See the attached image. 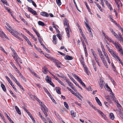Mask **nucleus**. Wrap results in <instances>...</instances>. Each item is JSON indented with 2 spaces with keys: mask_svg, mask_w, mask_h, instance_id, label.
<instances>
[{
  "mask_svg": "<svg viewBox=\"0 0 123 123\" xmlns=\"http://www.w3.org/2000/svg\"><path fill=\"white\" fill-rule=\"evenodd\" d=\"M68 76L70 79L75 84H76L77 83V82L74 80V79L70 76L69 74H68Z\"/></svg>",
  "mask_w": 123,
  "mask_h": 123,
  "instance_id": "25",
  "label": "nucleus"
},
{
  "mask_svg": "<svg viewBox=\"0 0 123 123\" xmlns=\"http://www.w3.org/2000/svg\"><path fill=\"white\" fill-rule=\"evenodd\" d=\"M98 50L99 54V55L103 54L102 51L99 49H98Z\"/></svg>",
  "mask_w": 123,
  "mask_h": 123,
  "instance_id": "52",
  "label": "nucleus"
},
{
  "mask_svg": "<svg viewBox=\"0 0 123 123\" xmlns=\"http://www.w3.org/2000/svg\"><path fill=\"white\" fill-rule=\"evenodd\" d=\"M38 23L39 25L42 26H44L45 25L44 23L43 22L41 21H38Z\"/></svg>",
  "mask_w": 123,
  "mask_h": 123,
  "instance_id": "23",
  "label": "nucleus"
},
{
  "mask_svg": "<svg viewBox=\"0 0 123 123\" xmlns=\"http://www.w3.org/2000/svg\"><path fill=\"white\" fill-rule=\"evenodd\" d=\"M72 75H73V76L78 81L79 80V79H80L79 78V77H78L75 74H72Z\"/></svg>",
  "mask_w": 123,
  "mask_h": 123,
  "instance_id": "29",
  "label": "nucleus"
},
{
  "mask_svg": "<svg viewBox=\"0 0 123 123\" xmlns=\"http://www.w3.org/2000/svg\"><path fill=\"white\" fill-rule=\"evenodd\" d=\"M64 25L65 28L69 26L68 21L67 20L66 18L64 20Z\"/></svg>",
  "mask_w": 123,
  "mask_h": 123,
  "instance_id": "8",
  "label": "nucleus"
},
{
  "mask_svg": "<svg viewBox=\"0 0 123 123\" xmlns=\"http://www.w3.org/2000/svg\"><path fill=\"white\" fill-rule=\"evenodd\" d=\"M104 55L106 58L107 59L109 57L107 53H105L104 54Z\"/></svg>",
  "mask_w": 123,
  "mask_h": 123,
  "instance_id": "53",
  "label": "nucleus"
},
{
  "mask_svg": "<svg viewBox=\"0 0 123 123\" xmlns=\"http://www.w3.org/2000/svg\"><path fill=\"white\" fill-rule=\"evenodd\" d=\"M43 70H44V71L46 72H47L48 71L47 68H46L45 67H44L43 68Z\"/></svg>",
  "mask_w": 123,
  "mask_h": 123,
  "instance_id": "63",
  "label": "nucleus"
},
{
  "mask_svg": "<svg viewBox=\"0 0 123 123\" xmlns=\"http://www.w3.org/2000/svg\"><path fill=\"white\" fill-rule=\"evenodd\" d=\"M31 13L34 16L37 15L36 12L34 10H33L32 11Z\"/></svg>",
  "mask_w": 123,
  "mask_h": 123,
  "instance_id": "38",
  "label": "nucleus"
},
{
  "mask_svg": "<svg viewBox=\"0 0 123 123\" xmlns=\"http://www.w3.org/2000/svg\"><path fill=\"white\" fill-rule=\"evenodd\" d=\"M20 78L22 79V80L25 81H26V80L25 78L23 76V75H20Z\"/></svg>",
  "mask_w": 123,
  "mask_h": 123,
  "instance_id": "45",
  "label": "nucleus"
},
{
  "mask_svg": "<svg viewBox=\"0 0 123 123\" xmlns=\"http://www.w3.org/2000/svg\"><path fill=\"white\" fill-rule=\"evenodd\" d=\"M27 7L28 11L30 12H31L33 10V9L28 7V6H27Z\"/></svg>",
  "mask_w": 123,
  "mask_h": 123,
  "instance_id": "42",
  "label": "nucleus"
},
{
  "mask_svg": "<svg viewBox=\"0 0 123 123\" xmlns=\"http://www.w3.org/2000/svg\"><path fill=\"white\" fill-rule=\"evenodd\" d=\"M55 89L56 92L59 94H61V92L60 91L61 88L59 87H55Z\"/></svg>",
  "mask_w": 123,
  "mask_h": 123,
  "instance_id": "13",
  "label": "nucleus"
},
{
  "mask_svg": "<svg viewBox=\"0 0 123 123\" xmlns=\"http://www.w3.org/2000/svg\"><path fill=\"white\" fill-rule=\"evenodd\" d=\"M52 61L53 62L57 68H61V66L62 65V64L59 61L55 58H52Z\"/></svg>",
  "mask_w": 123,
  "mask_h": 123,
  "instance_id": "2",
  "label": "nucleus"
},
{
  "mask_svg": "<svg viewBox=\"0 0 123 123\" xmlns=\"http://www.w3.org/2000/svg\"><path fill=\"white\" fill-rule=\"evenodd\" d=\"M91 50H92V49H91ZM92 52L95 60H96L97 59H98L97 58V55L96 54L95 52L94 51H92Z\"/></svg>",
  "mask_w": 123,
  "mask_h": 123,
  "instance_id": "17",
  "label": "nucleus"
},
{
  "mask_svg": "<svg viewBox=\"0 0 123 123\" xmlns=\"http://www.w3.org/2000/svg\"><path fill=\"white\" fill-rule=\"evenodd\" d=\"M53 43L55 44H56L57 43V41L56 39V36L55 35H53Z\"/></svg>",
  "mask_w": 123,
  "mask_h": 123,
  "instance_id": "12",
  "label": "nucleus"
},
{
  "mask_svg": "<svg viewBox=\"0 0 123 123\" xmlns=\"http://www.w3.org/2000/svg\"><path fill=\"white\" fill-rule=\"evenodd\" d=\"M45 80L47 82L49 83L51 81L50 78L49 77H46L45 78Z\"/></svg>",
  "mask_w": 123,
  "mask_h": 123,
  "instance_id": "22",
  "label": "nucleus"
},
{
  "mask_svg": "<svg viewBox=\"0 0 123 123\" xmlns=\"http://www.w3.org/2000/svg\"><path fill=\"white\" fill-rule=\"evenodd\" d=\"M38 40L40 43L41 44V45L42 46H44V45L43 44V43L42 41V39L40 38H38Z\"/></svg>",
  "mask_w": 123,
  "mask_h": 123,
  "instance_id": "50",
  "label": "nucleus"
},
{
  "mask_svg": "<svg viewBox=\"0 0 123 123\" xmlns=\"http://www.w3.org/2000/svg\"><path fill=\"white\" fill-rule=\"evenodd\" d=\"M97 111L102 116H103L104 114L100 110H99L98 109H97Z\"/></svg>",
  "mask_w": 123,
  "mask_h": 123,
  "instance_id": "47",
  "label": "nucleus"
},
{
  "mask_svg": "<svg viewBox=\"0 0 123 123\" xmlns=\"http://www.w3.org/2000/svg\"><path fill=\"white\" fill-rule=\"evenodd\" d=\"M85 19L86 22L85 21L84 22L85 24L86 25V26L87 28L88 31L89 32L90 36L91 37H92L93 36V34L92 33V31H91V28L88 25V22L87 21V19L85 18Z\"/></svg>",
  "mask_w": 123,
  "mask_h": 123,
  "instance_id": "4",
  "label": "nucleus"
},
{
  "mask_svg": "<svg viewBox=\"0 0 123 123\" xmlns=\"http://www.w3.org/2000/svg\"><path fill=\"white\" fill-rule=\"evenodd\" d=\"M31 2L32 3V4L35 7H37V6L36 4L34 1H33L32 0Z\"/></svg>",
  "mask_w": 123,
  "mask_h": 123,
  "instance_id": "56",
  "label": "nucleus"
},
{
  "mask_svg": "<svg viewBox=\"0 0 123 123\" xmlns=\"http://www.w3.org/2000/svg\"><path fill=\"white\" fill-rule=\"evenodd\" d=\"M84 50L85 51V54L86 55V56H87V51L86 49V47H85L84 48Z\"/></svg>",
  "mask_w": 123,
  "mask_h": 123,
  "instance_id": "48",
  "label": "nucleus"
},
{
  "mask_svg": "<svg viewBox=\"0 0 123 123\" xmlns=\"http://www.w3.org/2000/svg\"><path fill=\"white\" fill-rule=\"evenodd\" d=\"M103 35L105 37V39L106 42L107 40L109 41V42L113 44L115 46H120V44H119L117 42H115L111 40V39L108 37L107 35H106L104 33Z\"/></svg>",
  "mask_w": 123,
  "mask_h": 123,
  "instance_id": "1",
  "label": "nucleus"
},
{
  "mask_svg": "<svg viewBox=\"0 0 123 123\" xmlns=\"http://www.w3.org/2000/svg\"><path fill=\"white\" fill-rule=\"evenodd\" d=\"M11 33L12 35H13L17 38L18 39H19V37L14 32L12 31V32Z\"/></svg>",
  "mask_w": 123,
  "mask_h": 123,
  "instance_id": "26",
  "label": "nucleus"
},
{
  "mask_svg": "<svg viewBox=\"0 0 123 123\" xmlns=\"http://www.w3.org/2000/svg\"><path fill=\"white\" fill-rule=\"evenodd\" d=\"M109 117L112 120H113L115 117L113 113H111L110 114Z\"/></svg>",
  "mask_w": 123,
  "mask_h": 123,
  "instance_id": "21",
  "label": "nucleus"
},
{
  "mask_svg": "<svg viewBox=\"0 0 123 123\" xmlns=\"http://www.w3.org/2000/svg\"><path fill=\"white\" fill-rule=\"evenodd\" d=\"M100 56L102 62L104 61H105V60L103 54L100 55Z\"/></svg>",
  "mask_w": 123,
  "mask_h": 123,
  "instance_id": "32",
  "label": "nucleus"
},
{
  "mask_svg": "<svg viewBox=\"0 0 123 123\" xmlns=\"http://www.w3.org/2000/svg\"><path fill=\"white\" fill-rule=\"evenodd\" d=\"M116 48L118 50V51L119 52L121 53L123 55V51L122 50V47H116Z\"/></svg>",
  "mask_w": 123,
  "mask_h": 123,
  "instance_id": "14",
  "label": "nucleus"
},
{
  "mask_svg": "<svg viewBox=\"0 0 123 123\" xmlns=\"http://www.w3.org/2000/svg\"><path fill=\"white\" fill-rule=\"evenodd\" d=\"M119 3H116V5L117 7V9L119 11L120 10V8H119Z\"/></svg>",
  "mask_w": 123,
  "mask_h": 123,
  "instance_id": "55",
  "label": "nucleus"
},
{
  "mask_svg": "<svg viewBox=\"0 0 123 123\" xmlns=\"http://www.w3.org/2000/svg\"><path fill=\"white\" fill-rule=\"evenodd\" d=\"M75 96L77 97L80 100H82V99L81 98H80L79 96L78 95V94L76 93H74V94Z\"/></svg>",
  "mask_w": 123,
  "mask_h": 123,
  "instance_id": "49",
  "label": "nucleus"
},
{
  "mask_svg": "<svg viewBox=\"0 0 123 123\" xmlns=\"http://www.w3.org/2000/svg\"><path fill=\"white\" fill-rule=\"evenodd\" d=\"M111 54L114 57H116L117 56V55H116V53L114 51H113Z\"/></svg>",
  "mask_w": 123,
  "mask_h": 123,
  "instance_id": "34",
  "label": "nucleus"
},
{
  "mask_svg": "<svg viewBox=\"0 0 123 123\" xmlns=\"http://www.w3.org/2000/svg\"><path fill=\"white\" fill-rule=\"evenodd\" d=\"M64 105L65 107L67 109H69V106L67 103L66 102H64Z\"/></svg>",
  "mask_w": 123,
  "mask_h": 123,
  "instance_id": "31",
  "label": "nucleus"
},
{
  "mask_svg": "<svg viewBox=\"0 0 123 123\" xmlns=\"http://www.w3.org/2000/svg\"><path fill=\"white\" fill-rule=\"evenodd\" d=\"M5 77L7 80L9 82L11 81L10 79L7 76H6Z\"/></svg>",
  "mask_w": 123,
  "mask_h": 123,
  "instance_id": "60",
  "label": "nucleus"
},
{
  "mask_svg": "<svg viewBox=\"0 0 123 123\" xmlns=\"http://www.w3.org/2000/svg\"><path fill=\"white\" fill-rule=\"evenodd\" d=\"M96 100V101L97 102L98 104V105L100 106H102V105L99 99L97 97H96L95 98Z\"/></svg>",
  "mask_w": 123,
  "mask_h": 123,
  "instance_id": "18",
  "label": "nucleus"
},
{
  "mask_svg": "<svg viewBox=\"0 0 123 123\" xmlns=\"http://www.w3.org/2000/svg\"><path fill=\"white\" fill-rule=\"evenodd\" d=\"M65 28L68 37V38H69L70 37L69 32L71 31L69 26L68 27H66Z\"/></svg>",
  "mask_w": 123,
  "mask_h": 123,
  "instance_id": "9",
  "label": "nucleus"
},
{
  "mask_svg": "<svg viewBox=\"0 0 123 123\" xmlns=\"http://www.w3.org/2000/svg\"><path fill=\"white\" fill-rule=\"evenodd\" d=\"M85 5H86V6L87 8L88 9V11H89V10H90L89 8V7H88L87 5V3L86 2H85Z\"/></svg>",
  "mask_w": 123,
  "mask_h": 123,
  "instance_id": "59",
  "label": "nucleus"
},
{
  "mask_svg": "<svg viewBox=\"0 0 123 123\" xmlns=\"http://www.w3.org/2000/svg\"><path fill=\"white\" fill-rule=\"evenodd\" d=\"M78 81L81 84V85L83 86L85 88L86 87V86L84 83L80 79H79Z\"/></svg>",
  "mask_w": 123,
  "mask_h": 123,
  "instance_id": "19",
  "label": "nucleus"
},
{
  "mask_svg": "<svg viewBox=\"0 0 123 123\" xmlns=\"http://www.w3.org/2000/svg\"><path fill=\"white\" fill-rule=\"evenodd\" d=\"M71 114L73 117H75L76 116V114L75 113H74V111H71Z\"/></svg>",
  "mask_w": 123,
  "mask_h": 123,
  "instance_id": "27",
  "label": "nucleus"
},
{
  "mask_svg": "<svg viewBox=\"0 0 123 123\" xmlns=\"http://www.w3.org/2000/svg\"><path fill=\"white\" fill-rule=\"evenodd\" d=\"M49 73L54 77V78L56 80L62 85L64 86H65L63 83L60 80L58 79L55 76V75L51 73L50 72Z\"/></svg>",
  "mask_w": 123,
  "mask_h": 123,
  "instance_id": "5",
  "label": "nucleus"
},
{
  "mask_svg": "<svg viewBox=\"0 0 123 123\" xmlns=\"http://www.w3.org/2000/svg\"><path fill=\"white\" fill-rule=\"evenodd\" d=\"M58 52L63 56H65L66 55L65 54L62 53V52H61L60 51H58Z\"/></svg>",
  "mask_w": 123,
  "mask_h": 123,
  "instance_id": "61",
  "label": "nucleus"
},
{
  "mask_svg": "<svg viewBox=\"0 0 123 123\" xmlns=\"http://www.w3.org/2000/svg\"><path fill=\"white\" fill-rule=\"evenodd\" d=\"M60 77L62 78H65L66 79L65 76L62 73H60Z\"/></svg>",
  "mask_w": 123,
  "mask_h": 123,
  "instance_id": "46",
  "label": "nucleus"
},
{
  "mask_svg": "<svg viewBox=\"0 0 123 123\" xmlns=\"http://www.w3.org/2000/svg\"><path fill=\"white\" fill-rule=\"evenodd\" d=\"M103 62L104 65H105V66L106 68H108V65H107V63L106 62V61L105 60V61H104L103 62Z\"/></svg>",
  "mask_w": 123,
  "mask_h": 123,
  "instance_id": "39",
  "label": "nucleus"
},
{
  "mask_svg": "<svg viewBox=\"0 0 123 123\" xmlns=\"http://www.w3.org/2000/svg\"><path fill=\"white\" fill-rule=\"evenodd\" d=\"M64 58L66 60H71L73 58L72 57L69 55H67Z\"/></svg>",
  "mask_w": 123,
  "mask_h": 123,
  "instance_id": "15",
  "label": "nucleus"
},
{
  "mask_svg": "<svg viewBox=\"0 0 123 123\" xmlns=\"http://www.w3.org/2000/svg\"><path fill=\"white\" fill-rule=\"evenodd\" d=\"M111 93H110V95L111 98L115 102H116V98L114 96V94H113V92H111Z\"/></svg>",
  "mask_w": 123,
  "mask_h": 123,
  "instance_id": "6",
  "label": "nucleus"
},
{
  "mask_svg": "<svg viewBox=\"0 0 123 123\" xmlns=\"http://www.w3.org/2000/svg\"><path fill=\"white\" fill-rule=\"evenodd\" d=\"M116 103H117V107L119 109H121V107H122L121 105L118 102H116Z\"/></svg>",
  "mask_w": 123,
  "mask_h": 123,
  "instance_id": "36",
  "label": "nucleus"
},
{
  "mask_svg": "<svg viewBox=\"0 0 123 123\" xmlns=\"http://www.w3.org/2000/svg\"><path fill=\"white\" fill-rule=\"evenodd\" d=\"M5 34L3 31H0V36L2 38H3V36L5 35Z\"/></svg>",
  "mask_w": 123,
  "mask_h": 123,
  "instance_id": "40",
  "label": "nucleus"
},
{
  "mask_svg": "<svg viewBox=\"0 0 123 123\" xmlns=\"http://www.w3.org/2000/svg\"><path fill=\"white\" fill-rule=\"evenodd\" d=\"M12 56L13 57V58L16 61H17V60L18 58H19V57L17 53H15V54H14V55H12Z\"/></svg>",
  "mask_w": 123,
  "mask_h": 123,
  "instance_id": "16",
  "label": "nucleus"
},
{
  "mask_svg": "<svg viewBox=\"0 0 123 123\" xmlns=\"http://www.w3.org/2000/svg\"><path fill=\"white\" fill-rule=\"evenodd\" d=\"M103 81H104L103 80H100V82L99 83L100 87L101 89H102L103 88Z\"/></svg>",
  "mask_w": 123,
  "mask_h": 123,
  "instance_id": "24",
  "label": "nucleus"
},
{
  "mask_svg": "<svg viewBox=\"0 0 123 123\" xmlns=\"http://www.w3.org/2000/svg\"><path fill=\"white\" fill-rule=\"evenodd\" d=\"M35 49L38 51L39 52L42 53V51L40 49H39L37 47H35Z\"/></svg>",
  "mask_w": 123,
  "mask_h": 123,
  "instance_id": "51",
  "label": "nucleus"
},
{
  "mask_svg": "<svg viewBox=\"0 0 123 123\" xmlns=\"http://www.w3.org/2000/svg\"><path fill=\"white\" fill-rule=\"evenodd\" d=\"M110 53L111 54L113 51V50L112 49H110L109 47H106Z\"/></svg>",
  "mask_w": 123,
  "mask_h": 123,
  "instance_id": "30",
  "label": "nucleus"
},
{
  "mask_svg": "<svg viewBox=\"0 0 123 123\" xmlns=\"http://www.w3.org/2000/svg\"><path fill=\"white\" fill-rule=\"evenodd\" d=\"M41 109L42 110L44 114L47 117L48 116V114L47 112L48 111V110L45 106L43 104H41Z\"/></svg>",
  "mask_w": 123,
  "mask_h": 123,
  "instance_id": "3",
  "label": "nucleus"
},
{
  "mask_svg": "<svg viewBox=\"0 0 123 123\" xmlns=\"http://www.w3.org/2000/svg\"><path fill=\"white\" fill-rule=\"evenodd\" d=\"M40 14L42 16L44 17H48L49 16V14L45 12H41Z\"/></svg>",
  "mask_w": 123,
  "mask_h": 123,
  "instance_id": "10",
  "label": "nucleus"
},
{
  "mask_svg": "<svg viewBox=\"0 0 123 123\" xmlns=\"http://www.w3.org/2000/svg\"><path fill=\"white\" fill-rule=\"evenodd\" d=\"M45 91L48 94V95L49 96L50 95H51L50 93L48 91V90L46 89L45 90Z\"/></svg>",
  "mask_w": 123,
  "mask_h": 123,
  "instance_id": "64",
  "label": "nucleus"
},
{
  "mask_svg": "<svg viewBox=\"0 0 123 123\" xmlns=\"http://www.w3.org/2000/svg\"><path fill=\"white\" fill-rule=\"evenodd\" d=\"M1 0L4 4H6V5H8V3L6 1V0Z\"/></svg>",
  "mask_w": 123,
  "mask_h": 123,
  "instance_id": "43",
  "label": "nucleus"
},
{
  "mask_svg": "<svg viewBox=\"0 0 123 123\" xmlns=\"http://www.w3.org/2000/svg\"><path fill=\"white\" fill-rule=\"evenodd\" d=\"M0 50L4 52L6 54H7V53L5 51L4 49L2 47H0Z\"/></svg>",
  "mask_w": 123,
  "mask_h": 123,
  "instance_id": "41",
  "label": "nucleus"
},
{
  "mask_svg": "<svg viewBox=\"0 0 123 123\" xmlns=\"http://www.w3.org/2000/svg\"><path fill=\"white\" fill-rule=\"evenodd\" d=\"M66 81L69 85V86L72 89H73V84L70 82L67 79H66L65 80Z\"/></svg>",
  "mask_w": 123,
  "mask_h": 123,
  "instance_id": "11",
  "label": "nucleus"
},
{
  "mask_svg": "<svg viewBox=\"0 0 123 123\" xmlns=\"http://www.w3.org/2000/svg\"><path fill=\"white\" fill-rule=\"evenodd\" d=\"M73 2H74V4H75V5L76 7V8H77V10L79 11H80L78 9V7H77V5L75 2V0H74L73 1Z\"/></svg>",
  "mask_w": 123,
  "mask_h": 123,
  "instance_id": "57",
  "label": "nucleus"
},
{
  "mask_svg": "<svg viewBox=\"0 0 123 123\" xmlns=\"http://www.w3.org/2000/svg\"><path fill=\"white\" fill-rule=\"evenodd\" d=\"M112 34L114 35V36L116 37V38H117L118 37V36L117 35V34H116L115 32L114 31V32H113V33H112Z\"/></svg>",
  "mask_w": 123,
  "mask_h": 123,
  "instance_id": "58",
  "label": "nucleus"
},
{
  "mask_svg": "<svg viewBox=\"0 0 123 123\" xmlns=\"http://www.w3.org/2000/svg\"><path fill=\"white\" fill-rule=\"evenodd\" d=\"M96 62L98 64V65L99 66V67H100L101 66V63H100L99 61V60L98 59H97L96 60H95Z\"/></svg>",
  "mask_w": 123,
  "mask_h": 123,
  "instance_id": "33",
  "label": "nucleus"
},
{
  "mask_svg": "<svg viewBox=\"0 0 123 123\" xmlns=\"http://www.w3.org/2000/svg\"><path fill=\"white\" fill-rule=\"evenodd\" d=\"M108 8L110 9V10L111 11L113 10L112 8L111 5L109 4L107 6Z\"/></svg>",
  "mask_w": 123,
  "mask_h": 123,
  "instance_id": "54",
  "label": "nucleus"
},
{
  "mask_svg": "<svg viewBox=\"0 0 123 123\" xmlns=\"http://www.w3.org/2000/svg\"><path fill=\"white\" fill-rule=\"evenodd\" d=\"M5 114L6 116L7 117V119H8L9 121H10V122H12V121L11 118L9 117L8 116V115L6 113V112L5 113Z\"/></svg>",
  "mask_w": 123,
  "mask_h": 123,
  "instance_id": "28",
  "label": "nucleus"
},
{
  "mask_svg": "<svg viewBox=\"0 0 123 123\" xmlns=\"http://www.w3.org/2000/svg\"><path fill=\"white\" fill-rule=\"evenodd\" d=\"M15 108L16 110L17 111V112H18V113L19 115L21 114V112L20 111L19 108L17 106H15Z\"/></svg>",
  "mask_w": 123,
  "mask_h": 123,
  "instance_id": "20",
  "label": "nucleus"
},
{
  "mask_svg": "<svg viewBox=\"0 0 123 123\" xmlns=\"http://www.w3.org/2000/svg\"><path fill=\"white\" fill-rule=\"evenodd\" d=\"M56 1L57 4L59 6L61 5L62 3L60 0H56Z\"/></svg>",
  "mask_w": 123,
  "mask_h": 123,
  "instance_id": "37",
  "label": "nucleus"
},
{
  "mask_svg": "<svg viewBox=\"0 0 123 123\" xmlns=\"http://www.w3.org/2000/svg\"><path fill=\"white\" fill-rule=\"evenodd\" d=\"M33 74L35 77L37 78H39L38 76L35 73L33 72Z\"/></svg>",
  "mask_w": 123,
  "mask_h": 123,
  "instance_id": "62",
  "label": "nucleus"
},
{
  "mask_svg": "<svg viewBox=\"0 0 123 123\" xmlns=\"http://www.w3.org/2000/svg\"><path fill=\"white\" fill-rule=\"evenodd\" d=\"M58 37L59 39L60 40L62 39V35L60 34H58L56 35Z\"/></svg>",
  "mask_w": 123,
  "mask_h": 123,
  "instance_id": "44",
  "label": "nucleus"
},
{
  "mask_svg": "<svg viewBox=\"0 0 123 123\" xmlns=\"http://www.w3.org/2000/svg\"><path fill=\"white\" fill-rule=\"evenodd\" d=\"M119 112L118 113V116L122 119H123V112L120 109L118 111Z\"/></svg>",
  "mask_w": 123,
  "mask_h": 123,
  "instance_id": "7",
  "label": "nucleus"
},
{
  "mask_svg": "<svg viewBox=\"0 0 123 123\" xmlns=\"http://www.w3.org/2000/svg\"><path fill=\"white\" fill-rule=\"evenodd\" d=\"M117 39L121 42H122L123 43V39L122 37H119L118 36V37L117 38Z\"/></svg>",
  "mask_w": 123,
  "mask_h": 123,
  "instance_id": "35",
  "label": "nucleus"
}]
</instances>
